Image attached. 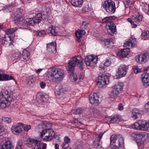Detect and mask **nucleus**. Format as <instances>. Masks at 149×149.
<instances>
[{
  "mask_svg": "<svg viewBox=\"0 0 149 149\" xmlns=\"http://www.w3.org/2000/svg\"><path fill=\"white\" fill-rule=\"evenodd\" d=\"M82 61V58L79 56H75L69 61L68 63V70L72 72L70 75L69 78L72 81H76L78 80L77 75L72 72L74 70L75 67L78 64L81 70L83 69L84 65Z\"/></svg>",
  "mask_w": 149,
  "mask_h": 149,
  "instance_id": "f257e3e1",
  "label": "nucleus"
},
{
  "mask_svg": "<svg viewBox=\"0 0 149 149\" xmlns=\"http://www.w3.org/2000/svg\"><path fill=\"white\" fill-rule=\"evenodd\" d=\"M12 97L6 90L1 91L0 93V109H4L10 104Z\"/></svg>",
  "mask_w": 149,
  "mask_h": 149,
  "instance_id": "f03ea898",
  "label": "nucleus"
},
{
  "mask_svg": "<svg viewBox=\"0 0 149 149\" xmlns=\"http://www.w3.org/2000/svg\"><path fill=\"white\" fill-rule=\"evenodd\" d=\"M110 146L113 148L117 149L122 146L124 143L123 137L120 134L112 135L110 139Z\"/></svg>",
  "mask_w": 149,
  "mask_h": 149,
  "instance_id": "7ed1b4c3",
  "label": "nucleus"
},
{
  "mask_svg": "<svg viewBox=\"0 0 149 149\" xmlns=\"http://www.w3.org/2000/svg\"><path fill=\"white\" fill-rule=\"evenodd\" d=\"M64 71L59 68H53L48 72L49 77L55 79V81H61L64 77Z\"/></svg>",
  "mask_w": 149,
  "mask_h": 149,
  "instance_id": "20e7f679",
  "label": "nucleus"
},
{
  "mask_svg": "<svg viewBox=\"0 0 149 149\" xmlns=\"http://www.w3.org/2000/svg\"><path fill=\"white\" fill-rule=\"evenodd\" d=\"M123 85L118 83L114 85L112 87V90L109 96L112 98H116L123 90Z\"/></svg>",
  "mask_w": 149,
  "mask_h": 149,
  "instance_id": "39448f33",
  "label": "nucleus"
},
{
  "mask_svg": "<svg viewBox=\"0 0 149 149\" xmlns=\"http://www.w3.org/2000/svg\"><path fill=\"white\" fill-rule=\"evenodd\" d=\"M103 6L105 10L109 13H113L116 10L115 2L111 0L105 1Z\"/></svg>",
  "mask_w": 149,
  "mask_h": 149,
  "instance_id": "423d86ee",
  "label": "nucleus"
},
{
  "mask_svg": "<svg viewBox=\"0 0 149 149\" xmlns=\"http://www.w3.org/2000/svg\"><path fill=\"white\" fill-rule=\"evenodd\" d=\"M149 127V122L147 123L145 120H139L132 126L133 128L140 130H146Z\"/></svg>",
  "mask_w": 149,
  "mask_h": 149,
  "instance_id": "0eeeda50",
  "label": "nucleus"
},
{
  "mask_svg": "<svg viewBox=\"0 0 149 149\" xmlns=\"http://www.w3.org/2000/svg\"><path fill=\"white\" fill-rule=\"evenodd\" d=\"M28 143L30 145L34 146L33 149H46V144L45 143H40L37 140L29 139L27 141Z\"/></svg>",
  "mask_w": 149,
  "mask_h": 149,
  "instance_id": "6e6552de",
  "label": "nucleus"
},
{
  "mask_svg": "<svg viewBox=\"0 0 149 149\" xmlns=\"http://www.w3.org/2000/svg\"><path fill=\"white\" fill-rule=\"evenodd\" d=\"M131 135L132 137L136 140L137 143H144L147 136L146 133L143 132L140 133H132Z\"/></svg>",
  "mask_w": 149,
  "mask_h": 149,
  "instance_id": "1a4fd4ad",
  "label": "nucleus"
},
{
  "mask_svg": "<svg viewBox=\"0 0 149 149\" xmlns=\"http://www.w3.org/2000/svg\"><path fill=\"white\" fill-rule=\"evenodd\" d=\"M108 79L107 76L104 74L99 75L98 77L97 82L99 87L105 88L107 85V81Z\"/></svg>",
  "mask_w": 149,
  "mask_h": 149,
  "instance_id": "9d476101",
  "label": "nucleus"
},
{
  "mask_svg": "<svg viewBox=\"0 0 149 149\" xmlns=\"http://www.w3.org/2000/svg\"><path fill=\"white\" fill-rule=\"evenodd\" d=\"M97 56L89 55L87 56L85 58L86 64L88 66H92L97 63Z\"/></svg>",
  "mask_w": 149,
  "mask_h": 149,
  "instance_id": "9b49d317",
  "label": "nucleus"
},
{
  "mask_svg": "<svg viewBox=\"0 0 149 149\" xmlns=\"http://www.w3.org/2000/svg\"><path fill=\"white\" fill-rule=\"evenodd\" d=\"M149 58L148 54L146 53L136 57V60L137 62L140 63H144L146 62Z\"/></svg>",
  "mask_w": 149,
  "mask_h": 149,
  "instance_id": "f8f14e48",
  "label": "nucleus"
},
{
  "mask_svg": "<svg viewBox=\"0 0 149 149\" xmlns=\"http://www.w3.org/2000/svg\"><path fill=\"white\" fill-rule=\"evenodd\" d=\"M89 100L90 103L93 105H97L100 103L98 95L96 93L90 95Z\"/></svg>",
  "mask_w": 149,
  "mask_h": 149,
  "instance_id": "ddd939ff",
  "label": "nucleus"
},
{
  "mask_svg": "<svg viewBox=\"0 0 149 149\" xmlns=\"http://www.w3.org/2000/svg\"><path fill=\"white\" fill-rule=\"evenodd\" d=\"M108 33L111 35H112L116 32V26L113 23H109L106 26Z\"/></svg>",
  "mask_w": 149,
  "mask_h": 149,
  "instance_id": "4468645a",
  "label": "nucleus"
},
{
  "mask_svg": "<svg viewBox=\"0 0 149 149\" xmlns=\"http://www.w3.org/2000/svg\"><path fill=\"white\" fill-rule=\"evenodd\" d=\"M103 134L104 133H100L98 136L96 137L93 143V146L95 148L100 149L102 147L101 143L100 142V141Z\"/></svg>",
  "mask_w": 149,
  "mask_h": 149,
  "instance_id": "2eb2a0df",
  "label": "nucleus"
},
{
  "mask_svg": "<svg viewBox=\"0 0 149 149\" xmlns=\"http://www.w3.org/2000/svg\"><path fill=\"white\" fill-rule=\"evenodd\" d=\"M22 10L21 9L17 10L14 13V20L16 23H17L23 19L22 18Z\"/></svg>",
  "mask_w": 149,
  "mask_h": 149,
  "instance_id": "dca6fc26",
  "label": "nucleus"
},
{
  "mask_svg": "<svg viewBox=\"0 0 149 149\" xmlns=\"http://www.w3.org/2000/svg\"><path fill=\"white\" fill-rule=\"evenodd\" d=\"M14 146L10 141H6L0 146V149H14Z\"/></svg>",
  "mask_w": 149,
  "mask_h": 149,
  "instance_id": "f3484780",
  "label": "nucleus"
},
{
  "mask_svg": "<svg viewBox=\"0 0 149 149\" xmlns=\"http://www.w3.org/2000/svg\"><path fill=\"white\" fill-rule=\"evenodd\" d=\"M34 77L32 76H29L26 77L25 83L27 86L33 87L35 84Z\"/></svg>",
  "mask_w": 149,
  "mask_h": 149,
  "instance_id": "a211bd4d",
  "label": "nucleus"
},
{
  "mask_svg": "<svg viewBox=\"0 0 149 149\" xmlns=\"http://www.w3.org/2000/svg\"><path fill=\"white\" fill-rule=\"evenodd\" d=\"M142 79L144 85L147 87L149 86V75L147 73H144L142 75Z\"/></svg>",
  "mask_w": 149,
  "mask_h": 149,
  "instance_id": "6ab92c4d",
  "label": "nucleus"
},
{
  "mask_svg": "<svg viewBox=\"0 0 149 149\" xmlns=\"http://www.w3.org/2000/svg\"><path fill=\"white\" fill-rule=\"evenodd\" d=\"M47 50L51 53H55L56 52V44L55 42H52L47 44Z\"/></svg>",
  "mask_w": 149,
  "mask_h": 149,
  "instance_id": "aec40b11",
  "label": "nucleus"
},
{
  "mask_svg": "<svg viewBox=\"0 0 149 149\" xmlns=\"http://www.w3.org/2000/svg\"><path fill=\"white\" fill-rule=\"evenodd\" d=\"M126 67L124 65H120L118 70V74L121 77L124 76L126 74Z\"/></svg>",
  "mask_w": 149,
  "mask_h": 149,
  "instance_id": "412c9836",
  "label": "nucleus"
},
{
  "mask_svg": "<svg viewBox=\"0 0 149 149\" xmlns=\"http://www.w3.org/2000/svg\"><path fill=\"white\" fill-rule=\"evenodd\" d=\"M129 53V49L128 48H126L119 51L117 53V55L120 58H123L128 55Z\"/></svg>",
  "mask_w": 149,
  "mask_h": 149,
  "instance_id": "4be33fe9",
  "label": "nucleus"
},
{
  "mask_svg": "<svg viewBox=\"0 0 149 149\" xmlns=\"http://www.w3.org/2000/svg\"><path fill=\"white\" fill-rule=\"evenodd\" d=\"M19 54H20L19 56L20 58L23 61L28 60L30 54L29 52L25 50L23 51L22 54L20 53H19Z\"/></svg>",
  "mask_w": 149,
  "mask_h": 149,
  "instance_id": "5701e85b",
  "label": "nucleus"
},
{
  "mask_svg": "<svg viewBox=\"0 0 149 149\" xmlns=\"http://www.w3.org/2000/svg\"><path fill=\"white\" fill-rule=\"evenodd\" d=\"M41 131L40 132V136L42 139L47 141H49L48 139V134L47 129H41Z\"/></svg>",
  "mask_w": 149,
  "mask_h": 149,
  "instance_id": "b1692460",
  "label": "nucleus"
},
{
  "mask_svg": "<svg viewBox=\"0 0 149 149\" xmlns=\"http://www.w3.org/2000/svg\"><path fill=\"white\" fill-rule=\"evenodd\" d=\"M106 120L110 123H113L119 122L120 120V118L118 116L115 115L112 117L106 118Z\"/></svg>",
  "mask_w": 149,
  "mask_h": 149,
  "instance_id": "393cba45",
  "label": "nucleus"
},
{
  "mask_svg": "<svg viewBox=\"0 0 149 149\" xmlns=\"http://www.w3.org/2000/svg\"><path fill=\"white\" fill-rule=\"evenodd\" d=\"M141 114V111L136 108L133 109L132 111L131 117L134 119H136L138 116Z\"/></svg>",
  "mask_w": 149,
  "mask_h": 149,
  "instance_id": "a878e982",
  "label": "nucleus"
},
{
  "mask_svg": "<svg viewBox=\"0 0 149 149\" xmlns=\"http://www.w3.org/2000/svg\"><path fill=\"white\" fill-rule=\"evenodd\" d=\"M83 3V0H71V3L76 7H80Z\"/></svg>",
  "mask_w": 149,
  "mask_h": 149,
  "instance_id": "bb28decb",
  "label": "nucleus"
},
{
  "mask_svg": "<svg viewBox=\"0 0 149 149\" xmlns=\"http://www.w3.org/2000/svg\"><path fill=\"white\" fill-rule=\"evenodd\" d=\"M66 91V88L63 86H61L59 87V89L58 91H56L55 94L56 95L58 96H62Z\"/></svg>",
  "mask_w": 149,
  "mask_h": 149,
  "instance_id": "cd10ccee",
  "label": "nucleus"
},
{
  "mask_svg": "<svg viewBox=\"0 0 149 149\" xmlns=\"http://www.w3.org/2000/svg\"><path fill=\"white\" fill-rule=\"evenodd\" d=\"M10 79H13L15 80L13 77L12 76L9 75L7 74H0V81H6Z\"/></svg>",
  "mask_w": 149,
  "mask_h": 149,
  "instance_id": "c85d7f7f",
  "label": "nucleus"
},
{
  "mask_svg": "<svg viewBox=\"0 0 149 149\" xmlns=\"http://www.w3.org/2000/svg\"><path fill=\"white\" fill-rule=\"evenodd\" d=\"M52 124L49 122H45L44 124L39 126L40 128L41 129H51V127Z\"/></svg>",
  "mask_w": 149,
  "mask_h": 149,
  "instance_id": "c756f323",
  "label": "nucleus"
},
{
  "mask_svg": "<svg viewBox=\"0 0 149 149\" xmlns=\"http://www.w3.org/2000/svg\"><path fill=\"white\" fill-rule=\"evenodd\" d=\"M48 134V139L49 141L52 140L54 137L55 133L52 129H47Z\"/></svg>",
  "mask_w": 149,
  "mask_h": 149,
  "instance_id": "7c9ffc66",
  "label": "nucleus"
},
{
  "mask_svg": "<svg viewBox=\"0 0 149 149\" xmlns=\"http://www.w3.org/2000/svg\"><path fill=\"white\" fill-rule=\"evenodd\" d=\"M136 40L135 39H133L130 41H127L124 43V46L126 47H129L132 48L136 44Z\"/></svg>",
  "mask_w": 149,
  "mask_h": 149,
  "instance_id": "2f4dec72",
  "label": "nucleus"
},
{
  "mask_svg": "<svg viewBox=\"0 0 149 149\" xmlns=\"http://www.w3.org/2000/svg\"><path fill=\"white\" fill-rule=\"evenodd\" d=\"M11 130L13 132L20 133L22 132L21 128L19 126H14L12 127Z\"/></svg>",
  "mask_w": 149,
  "mask_h": 149,
  "instance_id": "473e14b6",
  "label": "nucleus"
},
{
  "mask_svg": "<svg viewBox=\"0 0 149 149\" xmlns=\"http://www.w3.org/2000/svg\"><path fill=\"white\" fill-rule=\"evenodd\" d=\"M26 22H28V25L29 26H34V25L37 24L33 18L27 19Z\"/></svg>",
  "mask_w": 149,
  "mask_h": 149,
  "instance_id": "72a5a7b5",
  "label": "nucleus"
},
{
  "mask_svg": "<svg viewBox=\"0 0 149 149\" xmlns=\"http://www.w3.org/2000/svg\"><path fill=\"white\" fill-rule=\"evenodd\" d=\"M17 24H19L22 26L21 27L24 29L27 28V26L28 25V22H26V19H22L20 22H19Z\"/></svg>",
  "mask_w": 149,
  "mask_h": 149,
  "instance_id": "f704fd0d",
  "label": "nucleus"
},
{
  "mask_svg": "<svg viewBox=\"0 0 149 149\" xmlns=\"http://www.w3.org/2000/svg\"><path fill=\"white\" fill-rule=\"evenodd\" d=\"M48 30L50 31L51 33L53 36H56L57 34V32L55 30V27L53 25H51L48 28Z\"/></svg>",
  "mask_w": 149,
  "mask_h": 149,
  "instance_id": "c9c22d12",
  "label": "nucleus"
},
{
  "mask_svg": "<svg viewBox=\"0 0 149 149\" xmlns=\"http://www.w3.org/2000/svg\"><path fill=\"white\" fill-rule=\"evenodd\" d=\"M132 19L135 22H139L142 21V17L140 15H138L136 16H132Z\"/></svg>",
  "mask_w": 149,
  "mask_h": 149,
  "instance_id": "e433bc0d",
  "label": "nucleus"
},
{
  "mask_svg": "<svg viewBox=\"0 0 149 149\" xmlns=\"http://www.w3.org/2000/svg\"><path fill=\"white\" fill-rule=\"evenodd\" d=\"M113 18L112 17H107L104 18L102 20V23H106L108 24L109 23L112 22L111 20Z\"/></svg>",
  "mask_w": 149,
  "mask_h": 149,
  "instance_id": "4c0bfd02",
  "label": "nucleus"
},
{
  "mask_svg": "<svg viewBox=\"0 0 149 149\" xmlns=\"http://www.w3.org/2000/svg\"><path fill=\"white\" fill-rule=\"evenodd\" d=\"M141 37L142 39L146 40L149 38V31H145L142 33Z\"/></svg>",
  "mask_w": 149,
  "mask_h": 149,
  "instance_id": "58836bf2",
  "label": "nucleus"
},
{
  "mask_svg": "<svg viewBox=\"0 0 149 149\" xmlns=\"http://www.w3.org/2000/svg\"><path fill=\"white\" fill-rule=\"evenodd\" d=\"M33 18L35 19L37 23L38 24L39 23L41 20L42 15L41 13H38L36 15L35 17Z\"/></svg>",
  "mask_w": 149,
  "mask_h": 149,
  "instance_id": "ea45409f",
  "label": "nucleus"
},
{
  "mask_svg": "<svg viewBox=\"0 0 149 149\" xmlns=\"http://www.w3.org/2000/svg\"><path fill=\"white\" fill-rule=\"evenodd\" d=\"M17 29V27H14L8 29L6 31V33L8 35L12 34L16 31Z\"/></svg>",
  "mask_w": 149,
  "mask_h": 149,
  "instance_id": "a19ab883",
  "label": "nucleus"
},
{
  "mask_svg": "<svg viewBox=\"0 0 149 149\" xmlns=\"http://www.w3.org/2000/svg\"><path fill=\"white\" fill-rule=\"evenodd\" d=\"M124 3L125 7L127 8L130 7L134 2L133 0H126L124 1Z\"/></svg>",
  "mask_w": 149,
  "mask_h": 149,
  "instance_id": "79ce46f5",
  "label": "nucleus"
},
{
  "mask_svg": "<svg viewBox=\"0 0 149 149\" xmlns=\"http://www.w3.org/2000/svg\"><path fill=\"white\" fill-rule=\"evenodd\" d=\"M75 35L77 38V40L79 42H80L81 41L80 38L82 36L81 32H80V30H78L76 32Z\"/></svg>",
  "mask_w": 149,
  "mask_h": 149,
  "instance_id": "37998d69",
  "label": "nucleus"
},
{
  "mask_svg": "<svg viewBox=\"0 0 149 149\" xmlns=\"http://www.w3.org/2000/svg\"><path fill=\"white\" fill-rule=\"evenodd\" d=\"M44 98H45L44 95L40 93H38L36 95V99L37 101L40 100L44 101Z\"/></svg>",
  "mask_w": 149,
  "mask_h": 149,
  "instance_id": "c03bdc74",
  "label": "nucleus"
},
{
  "mask_svg": "<svg viewBox=\"0 0 149 149\" xmlns=\"http://www.w3.org/2000/svg\"><path fill=\"white\" fill-rule=\"evenodd\" d=\"M83 110L81 108L73 109L72 112L74 114H79L82 113Z\"/></svg>",
  "mask_w": 149,
  "mask_h": 149,
  "instance_id": "a18cd8bd",
  "label": "nucleus"
},
{
  "mask_svg": "<svg viewBox=\"0 0 149 149\" xmlns=\"http://www.w3.org/2000/svg\"><path fill=\"white\" fill-rule=\"evenodd\" d=\"M36 34L37 36H44L45 35V32L44 30L36 31Z\"/></svg>",
  "mask_w": 149,
  "mask_h": 149,
  "instance_id": "49530a36",
  "label": "nucleus"
},
{
  "mask_svg": "<svg viewBox=\"0 0 149 149\" xmlns=\"http://www.w3.org/2000/svg\"><path fill=\"white\" fill-rule=\"evenodd\" d=\"M22 127L24 131H28L31 128V127L30 125H24L22 126Z\"/></svg>",
  "mask_w": 149,
  "mask_h": 149,
  "instance_id": "de8ad7c7",
  "label": "nucleus"
},
{
  "mask_svg": "<svg viewBox=\"0 0 149 149\" xmlns=\"http://www.w3.org/2000/svg\"><path fill=\"white\" fill-rule=\"evenodd\" d=\"M2 120L7 123H10L11 122V119L9 117H3Z\"/></svg>",
  "mask_w": 149,
  "mask_h": 149,
  "instance_id": "09e8293b",
  "label": "nucleus"
},
{
  "mask_svg": "<svg viewBox=\"0 0 149 149\" xmlns=\"http://www.w3.org/2000/svg\"><path fill=\"white\" fill-rule=\"evenodd\" d=\"M89 24L86 22H84L82 23L81 25V28L82 29H86L87 26H88Z\"/></svg>",
  "mask_w": 149,
  "mask_h": 149,
  "instance_id": "8fccbe9b",
  "label": "nucleus"
},
{
  "mask_svg": "<svg viewBox=\"0 0 149 149\" xmlns=\"http://www.w3.org/2000/svg\"><path fill=\"white\" fill-rule=\"evenodd\" d=\"M133 69L134 72L136 74L139 73L141 71V70L136 66H134L133 67Z\"/></svg>",
  "mask_w": 149,
  "mask_h": 149,
  "instance_id": "3c124183",
  "label": "nucleus"
},
{
  "mask_svg": "<svg viewBox=\"0 0 149 149\" xmlns=\"http://www.w3.org/2000/svg\"><path fill=\"white\" fill-rule=\"evenodd\" d=\"M112 39L111 38H108L105 40V43L106 45H108L112 42Z\"/></svg>",
  "mask_w": 149,
  "mask_h": 149,
  "instance_id": "603ef678",
  "label": "nucleus"
},
{
  "mask_svg": "<svg viewBox=\"0 0 149 149\" xmlns=\"http://www.w3.org/2000/svg\"><path fill=\"white\" fill-rule=\"evenodd\" d=\"M64 142L69 144L70 142V139L68 136H65L64 138Z\"/></svg>",
  "mask_w": 149,
  "mask_h": 149,
  "instance_id": "864d4df0",
  "label": "nucleus"
},
{
  "mask_svg": "<svg viewBox=\"0 0 149 149\" xmlns=\"http://www.w3.org/2000/svg\"><path fill=\"white\" fill-rule=\"evenodd\" d=\"M69 146V144L66 143H65L63 142L62 144V147L63 148L67 149L68 148Z\"/></svg>",
  "mask_w": 149,
  "mask_h": 149,
  "instance_id": "5fc2aeb1",
  "label": "nucleus"
},
{
  "mask_svg": "<svg viewBox=\"0 0 149 149\" xmlns=\"http://www.w3.org/2000/svg\"><path fill=\"white\" fill-rule=\"evenodd\" d=\"M104 65L106 66H109L111 63V61L107 60L104 63Z\"/></svg>",
  "mask_w": 149,
  "mask_h": 149,
  "instance_id": "6e6d98bb",
  "label": "nucleus"
},
{
  "mask_svg": "<svg viewBox=\"0 0 149 149\" xmlns=\"http://www.w3.org/2000/svg\"><path fill=\"white\" fill-rule=\"evenodd\" d=\"M138 143L139 149H143L144 146L143 143L140 142L139 143Z\"/></svg>",
  "mask_w": 149,
  "mask_h": 149,
  "instance_id": "4d7b16f0",
  "label": "nucleus"
},
{
  "mask_svg": "<svg viewBox=\"0 0 149 149\" xmlns=\"http://www.w3.org/2000/svg\"><path fill=\"white\" fill-rule=\"evenodd\" d=\"M145 108L146 111L149 112V101L145 105Z\"/></svg>",
  "mask_w": 149,
  "mask_h": 149,
  "instance_id": "13d9d810",
  "label": "nucleus"
},
{
  "mask_svg": "<svg viewBox=\"0 0 149 149\" xmlns=\"http://www.w3.org/2000/svg\"><path fill=\"white\" fill-rule=\"evenodd\" d=\"M40 86L42 89L44 88L46 86L45 83L44 82H41L40 84Z\"/></svg>",
  "mask_w": 149,
  "mask_h": 149,
  "instance_id": "bf43d9fd",
  "label": "nucleus"
},
{
  "mask_svg": "<svg viewBox=\"0 0 149 149\" xmlns=\"http://www.w3.org/2000/svg\"><path fill=\"white\" fill-rule=\"evenodd\" d=\"M23 144L22 141V140H19L17 144V145L19 146L22 147Z\"/></svg>",
  "mask_w": 149,
  "mask_h": 149,
  "instance_id": "052dcab7",
  "label": "nucleus"
},
{
  "mask_svg": "<svg viewBox=\"0 0 149 149\" xmlns=\"http://www.w3.org/2000/svg\"><path fill=\"white\" fill-rule=\"evenodd\" d=\"M105 66L104 65V63H101L100 65V67L102 69H105Z\"/></svg>",
  "mask_w": 149,
  "mask_h": 149,
  "instance_id": "680f3d73",
  "label": "nucleus"
},
{
  "mask_svg": "<svg viewBox=\"0 0 149 149\" xmlns=\"http://www.w3.org/2000/svg\"><path fill=\"white\" fill-rule=\"evenodd\" d=\"M131 23L132 26V27L133 28H135L137 27V25L134 23V22L133 21L131 22Z\"/></svg>",
  "mask_w": 149,
  "mask_h": 149,
  "instance_id": "e2e57ef3",
  "label": "nucleus"
},
{
  "mask_svg": "<svg viewBox=\"0 0 149 149\" xmlns=\"http://www.w3.org/2000/svg\"><path fill=\"white\" fill-rule=\"evenodd\" d=\"M118 107V109L119 110H121L123 109V106L121 104H119Z\"/></svg>",
  "mask_w": 149,
  "mask_h": 149,
  "instance_id": "0e129e2a",
  "label": "nucleus"
},
{
  "mask_svg": "<svg viewBox=\"0 0 149 149\" xmlns=\"http://www.w3.org/2000/svg\"><path fill=\"white\" fill-rule=\"evenodd\" d=\"M73 149H80V147L76 145L73 146Z\"/></svg>",
  "mask_w": 149,
  "mask_h": 149,
  "instance_id": "69168bd1",
  "label": "nucleus"
},
{
  "mask_svg": "<svg viewBox=\"0 0 149 149\" xmlns=\"http://www.w3.org/2000/svg\"><path fill=\"white\" fill-rule=\"evenodd\" d=\"M15 149H22V147L16 145Z\"/></svg>",
  "mask_w": 149,
  "mask_h": 149,
  "instance_id": "338daca9",
  "label": "nucleus"
},
{
  "mask_svg": "<svg viewBox=\"0 0 149 149\" xmlns=\"http://www.w3.org/2000/svg\"><path fill=\"white\" fill-rule=\"evenodd\" d=\"M59 145L58 144L56 143L55 145V149H59Z\"/></svg>",
  "mask_w": 149,
  "mask_h": 149,
  "instance_id": "774afa93",
  "label": "nucleus"
}]
</instances>
